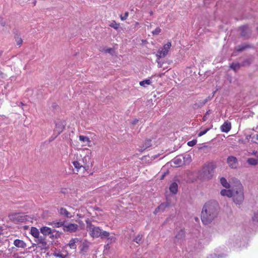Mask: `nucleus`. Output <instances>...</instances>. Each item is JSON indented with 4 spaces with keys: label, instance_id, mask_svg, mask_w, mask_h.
Instances as JSON below:
<instances>
[{
    "label": "nucleus",
    "instance_id": "42",
    "mask_svg": "<svg viewBox=\"0 0 258 258\" xmlns=\"http://www.w3.org/2000/svg\"><path fill=\"white\" fill-rule=\"evenodd\" d=\"M161 29L159 27H157L154 31H152L153 35H158L161 32Z\"/></svg>",
    "mask_w": 258,
    "mask_h": 258
},
{
    "label": "nucleus",
    "instance_id": "13",
    "mask_svg": "<svg viewBox=\"0 0 258 258\" xmlns=\"http://www.w3.org/2000/svg\"><path fill=\"white\" fill-rule=\"evenodd\" d=\"M52 231L53 229H51L50 228L46 226H43L40 228L41 233L45 236L47 235L50 236Z\"/></svg>",
    "mask_w": 258,
    "mask_h": 258
},
{
    "label": "nucleus",
    "instance_id": "21",
    "mask_svg": "<svg viewBox=\"0 0 258 258\" xmlns=\"http://www.w3.org/2000/svg\"><path fill=\"white\" fill-rule=\"evenodd\" d=\"M78 241H79L78 238H72L69 243V245L70 247L72 249H76L77 248L76 243Z\"/></svg>",
    "mask_w": 258,
    "mask_h": 258
},
{
    "label": "nucleus",
    "instance_id": "54",
    "mask_svg": "<svg viewBox=\"0 0 258 258\" xmlns=\"http://www.w3.org/2000/svg\"><path fill=\"white\" fill-rule=\"evenodd\" d=\"M89 159V157H85L84 158H83V161H87V159Z\"/></svg>",
    "mask_w": 258,
    "mask_h": 258
},
{
    "label": "nucleus",
    "instance_id": "25",
    "mask_svg": "<svg viewBox=\"0 0 258 258\" xmlns=\"http://www.w3.org/2000/svg\"><path fill=\"white\" fill-rule=\"evenodd\" d=\"M31 234L34 237H38L39 235V231L36 227H32L31 229Z\"/></svg>",
    "mask_w": 258,
    "mask_h": 258
},
{
    "label": "nucleus",
    "instance_id": "5",
    "mask_svg": "<svg viewBox=\"0 0 258 258\" xmlns=\"http://www.w3.org/2000/svg\"><path fill=\"white\" fill-rule=\"evenodd\" d=\"M238 30L240 32V36L244 40H247L251 37L252 29L247 24L239 26Z\"/></svg>",
    "mask_w": 258,
    "mask_h": 258
},
{
    "label": "nucleus",
    "instance_id": "11",
    "mask_svg": "<svg viewBox=\"0 0 258 258\" xmlns=\"http://www.w3.org/2000/svg\"><path fill=\"white\" fill-rule=\"evenodd\" d=\"M37 242L41 244L42 248L47 249L48 248V246L47 245V243L46 241V237L45 236H40L39 235L38 237H36Z\"/></svg>",
    "mask_w": 258,
    "mask_h": 258
},
{
    "label": "nucleus",
    "instance_id": "41",
    "mask_svg": "<svg viewBox=\"0 0 258 258\" xmlns=\"http://www.w3.org/2000/svg\"><path fill=\"white\" fill-rule=\"evenodd\" d=\"M151 145H152V144H151V140H148L146 141V142L145 143V145L144 146V147H145L144 150L151 147Z\"/></svg>",
    "mask_w": 258,
    "mask_h": 258
},
{
    "label": "nucleus",
    "instance_id": "19",
    "mask_svg": "<svg viewBox=\"0 0 258 258\" xmlns=\"http://www.w3.org/2000/svg\"><path fill=\"white\" fill-rule=\"evenodd\" d=\"M253 61L252 57L247 58L245 59L241 63H240L241 67L249 66Z\"/></svg>",
    "mask_w": 258,
    "mask_h": 258
},
{
    "label": "nucleus",
    "instance_id": "52",
    "mask_svg": "<svg viewBox=\"0 0 258 258\" xmlns=\"http://www.w3.org/2000/svg\"><path fill=\"white\" fill-rule=\"evenodd\" d=\"M104 248L105 249H109L110 248L109 243H108L107 244L104 245Z\"/></svg>",
    "mask_w": 258,
    "mask_h": 258
},
{
    "label": "nucleus",
    "instance_id": "39",
    "mask_svg": "<svg viewBox=\"0 0 258 258\" xmlns=\"http://www.w3.org/2000/svg\"><path fill=\"white\" fill-rule=\"evenodd\" d=\"M167 206V204H161L160 206H159L155 210L156 212H158L160 210H161L162 211H164L165 207Z\"/></svg>",
    "mask_w": 258,
    "mask_h": 258
},
{
    "label": "nucleus",
    "instance_id": "8",
    "mask_svg": "<svg viewBox=\"0 0 258 258\" xmlns=\"http://www.w3.org/2000/svg\"><path fill=\"white\" fill-rule=\"evenodd\" d=\"M66 125L64 120H58L55 122L54 132L56 133V136L59 135L63 130Z\"/></svg>",
    "mask_w": 258,
    "mask_h": 258
},
{
    "label": "nucleus",
    "instance_id": "1",
    "mask_svg": "<svg viewBox=\"0 0 258 258\" xmlns=\"http://www.w3.org/2000/svg\"><path fill=\"white\" fill-rule=\"evenodd\" d=\"M219 210V204L214 200L206 202L203 206L201 219L204 225L211 223L217 218Z\"/></svg>",
    "mask_w": 258,
    "mask_h": 258
},
{
    "label": "nucleus",
    "instance_id": "46",
    "mask_svg": "<svg viewBox=\"0 0 258 258\" xmlns=\"http://www.w3.org/2000/svg\"><path fill=\"white\" fill-rule=\"evenodd\" d=\"M215 92H216V91H214L213 93V95L212 96H209L207 97L204 100L206 103L212 99V98L214 97V96L215 95Z\"/></svg>",
    "mask_w": 258,
    "mask_h": 258
},
{
    "label": "nucleus",
    "instance_id": "28",
    "mask_svg": "<svg viewBox=\"0 0 258 258\" xmlns=\"http://www.w3.org/2000/svg\"><path fill=\"white\" fill-rule=\"evenodd\" d=\"M73 164L75 167L77 169V171H79V170L81 168H83L84 169H85V167L81 165L78 161H75L73 162Z\"/></svg>",
    "mask_w": 258,
    "mask_h": 258
},
{
    "label": "nucleus",
    "instance_id": "45",
    "mask_svg": "<svg viewBox=\"0 0 258 258\" xmlns=\"http://www.w3.org/2000/svg\"><path fill=\"white\" fill-rule=\"evenodd\" d=\"M53 255L54 256L60 257V258H66V255H63L62 254L59 253H57V252H54L53 253Z\"/></svg>",
    "mask_w": 258,
    "mask_h": 258
},
{
    "label": "nucleus",
    "instance_id": "40",
    "mask_svg": "<svg viewBox=\"0 0 258 258\" xmlns=\"http://www.w3.org/2000/svg\"><path fill=\"white\" fill-rule=\"evenodd\" d=\"M211 112H212L211 110H209L206 112L205 114L204 115L203 119H202L203 121H205L208 119V116L209 115H210L211 113Z\"/></svg>",
    "mask_w": 258,
    "mask_h": 258
},
{
    "label": "nucleus",
    "instance_id": "32",
    "mask_svg": "<svg viewBox=\"0 0 258 258\" xmlns=\"http://www.w3.org/2000/svg\"><path fill=\"white\" fill-rule=\"evenodd\" d=\"M252 220L254 224L258 225V211L254 212Z\"/></svg>",
    "mask_w": 258,
    "mask_h": 258
},
{
    "label": "nucleus",
    "instance_id": "17",
    "mask_svg": "<svg viewBox=\"0 0 258 258\" xmlns=\"http://www.w3.org/2000/svg\"><path fill=\"white\" fill-rule=\"evenodd\" d=\"M170 191L173 194H176L178 191V184L176 182H172L169 186Z\"/></svg>",
    "mask_w": 258,
    "mask_h": 258
},
{
    "label": "nucleus",
    "instance_id": "7",
    "mask_svg": "<svg viewBox=\"0 0 258 258\" xmlns=\"http://www.w3.org/2000/svg\"><path fill=\"white\" fill-rule=\"evenodd\" d=\"M79 226L74 223H69L64 224L63 227V230L65 232L73 233L75 232L78 229Z\"/></svg>",
    "mask_w": 258,
    "mask_h": 258
},
{
    "label": "nucleus",
    "instance_id": "27",
    "mask_svg": "<svg viewBox=\"0 0 258 258\" xmlns=\"http://www.w3.org/2000/svg\"><path fill=\"white\" fill-rule=\"evenodd\" d=\"M220 182L221 184L224 186V187L226 188H228L230 187V184L227 181V180L224 177H221L220 178Z\"/></svg>",
    "mask_w": 258,
    "mask_h": 258
},
{
    "label": "nucleus",
    "instance_id": "15",
    "mask_svg": "<svg viewBox=\"0 0 258 258\" xmlns=\"http://www.w3.org/2000/svg\"><path fill=\"white\" fill-rule=\"evenodd\" d=\"M14 244L17 247L24 248L26 247V244L24 241L18 239L14 240Z\"/></svg>",
    "mask_w": 258,
    "mask_h": 258
},
{
    "label": "nucleus",
    "instance_id": "12",
    "mask_svg": "<svg viewBox=\"0 0 258 258\" xmlns=\"http://www.w3.org/2000/svg\"><path fill=\"white\" fill-rule=\"evenodd\" d=\"M59 214L62 216H64L68 218H71L73 217V215L70 212H69L66 208H60L58 211Z\"/></svg>",
    "mask_w": 258,
    "mask_h": 258
},
{
    "label": "nucleus",
    "instance_id": "50",
    "mask_svg": "<svg viewBox=\"0 0 258 258\" xmlns=\"http://www.w3.org/2000/svg\"><path fill=\"white\" fill-rule=\"evenodd\" d=\"M168 174V172H164L161 176V178H160V180H162L164 178L165 176H166V175Z\"/></svg>",
    "mask_w": 258,
    "mask_h": 258
},
{
    "label": "nucleus",
    "instance_id": "26",
    "mask_svg": "<svg viewBox=\"0 0 258 258\" xmlns=\"http://www.w3.org/2000/svg\"><path fill=\"white\" fill-rule=\"evenodd\" d=\"M79 139L81 141L85 143L86 145H89V144L91 143L89 138L86 136L81 135L79 136Z\"/></svg>",
    "mask_w": 258,
    "mask_h": 258
},
{
    "label": "nucleus",
    "instance_id": "44",
    "mask_svg": "<svg viewBox=\"0 0 258 258\" xmlns=\"http://www.w3.org/2000/svg\"><path fill=\"white\" fill-rule=\"evenodd\" d=\"M197 142V141L196 140H193L191 141H189L187 142V145L190 147H192L195 146Z\"/></svg>",
    "mask_w": 258,
    "mask_h": 258
},
{
    "label": "nucleus",
    "instance_id": "57",
    "mask_svg": "<svg viewBox=\"0 0 258 258\" xmlns=\"http://www.w3.org/2000/svg\"><path fill=\"white\" fill-rule=\"evenodd\" d=\"M1 54H2V53L0 52V56L1 55Z\"/></svg>",
    "mask_w": 258,
    "mask_h": 258
},
{
    "label": "nucleus",
    "instance_id": "14",
    "mask_svg": "<svg viewBox=\"0 0 258 258\" xmlns=\"http://www.w3.org/2000/svg\"><path fill=\"white\" fill-rule=\"evenodd\" d=\"M221 130L222 132L228 133L231 128V123L228 121H225L221 126Z\"/></svg>",
    "mask_w": 258,
    "mask_h": 258
},
{
    "label": "nucleus",
    "instance_id": "31",
    "mask_svg": "<svg viewBox=\"0 0 258 258\" xmlns=\"http://www.w3.org/2000/svg\"><path fill=\"white\" fill-rule=\"evenodd\" d=\"M206 104L204 100H200L194 104V107L195 108H201Z\"/></svg>",
    "mask_w": 258,
    "mask_h": 258
},
{
    "label": "nucleus",
    "instance_id": "30",
    "mask_svg": "<svg viewBox=\"0 0 258 258\" xmlns=\"http://www.w3.org/2000/svg\"><path fill=\"white\" fill-rule=\"evenodd\" d=\"M185 236L184 231L183 230H180L175 236V238L178 239H182Z\"/></svg>",
    "mask_w": 258,
    "mask_h": 258
},
{
    "label": "nucleus",
    "instance_id": "53",
    "mask_svg": "<svg viewBox=\"0 0 258 258\" xmlns=\"http://www.w3.org/2000/svg\"><path fill=\"white\" fill-rule=\"evenodd\" d=\"M52 107L54 108H56L57 107V105L55 103H53Z\"/></svg>",
    "mask_w": 258,
    "mask_h": 258
},
{
    "label": "nucleus",
    "instance_id": "20",
    "mask_svg": "<svg viewBox=\"0 0 258 258\" xmlns=\"http://www.w3.org/2000/svg\"><path fill=\"white\" fill-rule=\"evenodd\" d=\"M241 67L240 63L239 62H232L230 65L231 69L236 72Z\"/></svg>",
    "mask_w": 258,
    "mask_h": 258
},
{
    "label": "nucleus",
    "instance_id": "10",
    "mask_svg": "<svg viewBox=\"0 0 258 258\" xmlns=\"http://www.w3.org/2000/svg\"><path fill=\"white\" fill-rule=\"evenodd\" d=\"M253 47V45L249 43H243L241 44L240 45H237V46H236L235 48V50L238 52H242V51L245 50V49H246L247 48H251Z\"/></svg>",
    "mask_w": 258,
    "mask_h": 258
},
{
    "label": "nucleus",
    "instance_id": "33",
    "mask_svg": "<svg viewBox=\"0 0 258 258\" xmlns=\"http://www.w3.org/2000/svg\"><path fill=\"white\" fill-rule=\"evenodd\" d=\"M247 162L251 165H256L258 163L257 159L255 158H250L247 160Z\"/></svg>",
    "mask_w": 258,
    "mask_h": 258
},
{
    "label": "nucleus",
    "instance_id": "22",
    "mask_svg": "<svg viewBox=\"0 0 258 258\" xmlns=\"http://www.w3.org/2000/svg\"><path fill=\"white\" fill-rule=\"evenodd\" d=\"M65 224V221H53L52 223V225L53 227L58 228L60 227H63V226Z\"/></svg>",
    "mask_w": 258,
    "mask_h": 258
},
{
    "label": "nucleus",
    "instance_id": "36",
    "mask_svg": "<svg viewBox=\"0 0 258 258\" xmlns=\"http://www.w3.org/2000/svg\"><path fill=\"white\" fill-rule=\"evenodd\" d=\"M109 26L113 28L115 30H117L119 26V24L117 23L115 21H112L109 24Z\"/></svg>",
    "mask_w": 258,
    "mask_h": 258
},
{
    "label": "nucleus",
    "instance_id": "34",
    "mask_svg": "<svg viewBox=\"0 0 258 258\" xmlns=\"http://www.w3.org/2000/svg\"><path fill=\"white\" fill-rule=\"evenodd\" d=\"M104 238H107L109 243L114 242L116 240V238L113 235H111L109 232L108 236L104 237Z\"/></svg>",
    "mask_w": 258,
    "mask_h": 258
},
{
    "label": "nucleus",
    "instance_id": "2",
    "mask_svg": "<svg viewBox=\"0 0 258 258\" xmlns=\"http://www.w3.org/2000/svg\"><path fill=\"white\" fill-rule=\"evenodd\" d=\"M86 222L87 230L89 232L92 237L98 238L100 237L101 239H104V237L108 236V232L102 230L99 227L95 226L89 219H87Z\"/></svg>",
    "mask_w": 258,
    "mask_h": 258
},
{
    "label": "nucleus",
    "instance_id": "18",
    "mask_svg": "<svg viewBox=\"0 0 258 258\" xmlns=\"http://www.w3.org/2000/svg\"><path fill=\"white\" fill-rule=\"evenodd\" d=\"M233 192V188L231 189H222L220 194L223 196H227L228 197H232Z\"/></svg>",
    "mask_w": 258,
    "mask_h": 258
},
{
    "label": "nucleus",
    "instance_id": "55",
    "mask_svg": "<svg viewBox=\"0 0 258 258\" xmlns=\"http://www.w3.org/2000/svg\"><path fill=\"white\" fill-rule=\"evenodd\" d=\"M1 24L2 26H5V24L4 23H2Z\"/></svg>",
    "mask_w": 258,
    "mask_h": 258
},
{
    "label": "nucleus",
    "instance_id": "3",
    "mask_svg": "<svg viewBox=\"0 0 258 258\" xmlns=\"http://www.w3.org/2000/svg\"><path fill=\"white\" fill-rule=\"evenodd\" d=\"M242 185L239 183L236 186L233 187L232 199L236 205H240L243 203L244 196Z\"/></svg>",
    "mask_w": 258,
    "mask_h": 258
},
{
    "label": "nucleus",
    "instance_id": "6",
    "mask_svg": "<svg viewBox=\"0 0 258 258\" xmlns=\"http://www.w3.org/2000/svg\"><path fill=\"white\" fill-rule=\"evenodd\" d=\"M27 216L20 213H11L9 215L10 220L15 223H23L27 220Z\"/></svg>",
    "mask_w": 258,
    "mask_h": 258
},
{
    "label": "nucleus",
    "instance_id": "38",
    "mask_svg": "<svg viewBox=\"0 0 258 258\" xmlns=\"http://www.w3.org/2000/svg\"><path fill=\"white\" fill-rule=\"evenodd\" d=\"M171 46V42H168L167 43L165 44L164 45L163 48H162V49H163L164 51H166L168 53V52L169 51V49H170Z\"/></svg>",
    "mask_w": 258,
    "mask_h": 258
},
{
    "label": "nucleus",
    "instance_id": "35",
    "mask_svg": "<svg viewBox=\"0 0 258 258\" xmlns=\"http://www.w3.org/2000/svg\"><path fill=\"white\" fill-rule=\"evenodd\" d=\"M15 39L18 45L20 46L22 44L23 40L19 35L16 34L15 36Z\"/></svg>",
    "mask_w": 258,
    "mask_h": 258
},
{
    "label": "nucleus",
    "instance_id": "48",
    "mask_svg": "<svg viewBox=\"0 0 258 258\" xmlns=\"http://www.w3.org/2000/svg\"><path fill=\"white\" fill-rule=\"evenodd\" d=\"M113 51V49L112 48H107V49L105 50V51L106 52H108V53H111Z\"/></svg>",
    "mask_w": 258,
    "mask_h": 258
},
{
    "label": "nucleus",
    "instance_id": "24",
    "mask_svg": "<svg viewBox=\"0 0 258 258\" xmlns=\"http://www.w3.org/2000/svg\"><path fill=\"white\" fill-rule=\"evenodd\" d=\"M167 53H168L166 51H164L162 49L161 50H159L156 54L157 59L165 57Z\"/></svg>",
    "mask_w": 258,
    "mask_h": 258
},
{
    "label": "nucleus",
    "instance_id": "4",
    "mask_svg": "<svg viewBox=\"0 0 258 258\" xmlns=\"http://www.w3.org/2000/svg\"><path fill=\"white\" fill-rule=\"evenodd\" d=\"M216 165L212 162L204 165L200 173V177L202 180H209L214 175Z\"/></svg>",
    "mask_w": 258,
    "mask_h": 258
},
{
    "label": "nucleus",
    "instance_id": "43",
    "mask_svg": "<svg viewBox=\"0 0 258 258\" xmlns=\"http://www.w3.org/2000/svg\"><path fill=\"white\" fill-rule=\"evenodd\" d=\"M210 128H207L204 130V131L200 132L198 134V136L201 137V136H203L204 135L206 134L210 130Z\"/></svg>",
    "mask_w": 258,
    "mask_h": 258
},
{
    "label": "nucleus",
    "instance_id": "47",
    "mask_svg": "<svg viewBox=\"0 0 258 258\" xmlns=\"http://www.w3.org/2000/svg\"><path fill=\"white\" fill-rule=\"evenodd\" d=\"M128 16V13L125 12L123 16L120 15V19L121 20H125Z\"/></svg>",
    "mask_w": 258,
    "mask_h": 258
},
{
    "label": "nucleus",
    "instance_id": "23",
    "mask_svg": "<svg viewBox=\"0 0 258 258\" xmlns=\"http://www.w3.org/2000/svg\"><path fill=\"white\" fill-rule=\"evenodd\" d=\"M133 241L136 242L137 243L140 244L143 242V235L139 234H138L133 239Z\"/></svg>",
    "mask_w": 258,
    "mask_h": 258
},
{
    "label": "nucleus",
    "instance_id": "37",
    "mask_svg": "<svg viewBox=\"0 0 258 258\" xmlns=\"http://www.w3.org/2000/svg\"><path fill=\"white\" fill-rule=\"evenodd\" d=\"M151 81L150 79H146L140 82V85L141 86H145V85H150Z\"/></svg>",
    "mask_w": 258,
    "mask_h": 258
},
{
    "label": "nucleus",
    "instance_id": "29",
    "mask_svg": "<svg viewBox=\"0 0 258 258\" xmlns=\"http://www.w3.org/2000/svg\"><path fill=\"white\" fill-rule=\"evenodd\" d=\"M173 163L178 166H180L182 165L183 161L182 159L179 157H176L173 159Z\"/></svg>",
    "mask_w": 258,
    "mask_h": 258
},
{
    "label": "nucleus",
    "instance_id": "49",
    "mask_svg": "<svg viewBox=\"0 0 258 258\" xmlns=\"http://www.w3.org/2000/svg\"><path fill=\"white\" fill-rule=\"evenodd\" d=\"M138 121H139V120H138V119H134V120L132 121V124H133V125H135V124H136L138 122Z\"/></svg>",
    "mask_w": 258,
    "mask_h": 258
},
{
    "label": "nucleus",
    "instance_id": "9",
    "mask_svg": "<svg viewBox=\"0 0 258 258\" xmlns=\"http://www.w3.org/2000/svg\"><path fill=\"white\" fill-rule=\"evenodd\" d=\"M227 162L230 167L235 169L238 165L237 158L233 156H229L227 159Z\"/></svg>",
    "mask_w": 258,
    "mask_h": 258
},
{
    "label": "nucleus",
    "instance_id": "51",
    "mask_svg": "<svg viewBox=\"0 0 258 258\" xmlns=\"http://www.w3.org/2000/svg\"><path fill=\"white\" fill-rule=\"evenodd\" d=\"M217 255L216 254H211L210 256H208L207 258H216Z\"/></svg>",
    "mask_w": 258,
    "mask_h": 258
},
{
    "label": "nucleus",
    "instance_id": "56",
    "mask_svg": "<svg viewBox=\"0 0 258 258\" xmlns=\"http://www.w3.org/2000/svg\"><path fill=\"white\" fill-rule=\"evenodd\" d=\"M256 139L258 140V135L256 136Z\"/></svg>",
    "mask_w": 258,
    "mask_h": 258
},
{
    "label": "nucleus",
    "instance_id": "16",
    "mask_svg": "<svg viewBox=\"0 0 258 258\" xmlns=\"http://www.w3.org/2000/svg\"><path fill=\"white\" fill-rule=\"evenodd\" d=\"M63 234L62 232L56 231L55 229H53V231L50 235V238L52 239H57L60 237L61 235Z\"/></svg>",
    "mask_w": 258,
    "mask_h": 258
}]
</instances>
